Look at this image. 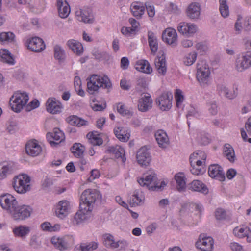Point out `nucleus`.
Returning a JSON list of instances; mask_svg holds the SVG:
<instances>
[{"label":"nucleus","instance_id":"nucleus-1","mask_svg":"<svg viewBox=\"0 0 251 251\" xmlns=\"http://www.w3.org/2000/svg\"><path fill=\"white\" fill-rule=\"evenodd\" d=\"M87 91L90 94L97 93L100 88L109 89L112 86L109 78L105 75H92L87 79Z\"/></svg>","mask_w":251,"mask_h":251},{"label":"nucleus","instance_id":"nucleus-2","mask_svg":"<svg viewBox=\"0 0 251 251\" xmlns=\"http://www.w3.org/2000/svg\"><path fill=\"white\" fill-rule=\"evenodd\" d=\"M29 100L28 94L26 92L17 91L10 98V104L15 112H20L25 106Z\"/></svg>","mask_w":251,"mask_h":251},{"label":"nucleus","instance_id":"nucleus-3","mask_svg":"<svg viewBox=\"0 0 251 251\" xmlns=\"http://www.w3.org/2000/svg\"><path fill=\"white\" fill-rule=\"evenodd\" d=\"M30 178L26 174L15 176L12 180V187L16 192L25 194L30 190Z\"/></svg>","mask_w":251,"mask_h":251},{"label":"nucleus","instance_id":"nucleus-4","mask_svg":"<svg viewBox=\"0 0 251 251\" xmlns=\"http://www.w3.org/2000/svg\"><path fill=\"white\" fill-rule=\"evenodd\" d=\"M100 197L101 195L98 190L91 189H86L81 194L80 204H84L86 207L93 210L96 200Z\"/></svg>","mask_w":251,"mask_h":251},{"label":"nucleus","instance_id":"nucleus-5","mask_svg":"<svg viewBox=\"0 0 251 251\" xmlns=\"http://www.w3.org/2000/svg\"><path fill=\"white\" fill-rule=\"evenodd\" d=\"M210 71L205 62L201 61L197 64V78L201 86L208 84L210 79Z\"/></svg>","mask_w":251,"mask_h":251},{"label":"nucleus","instance_id":"nucleus-6","mask_svg":"<svg viewBox=\"0 0 251 251\" xmlns=\"http://www.w3.org/2000/svg\"><path fill=\"white\" fill-rule=\"evenodd\" d=\"M32 211V209L29 206L18 203L10 215L14 220L21 221L29 217Z\"/></svg>","mask_w":251,"mask_h":251},{"label":"nucleus","instance_id":"nucleus-7","mask_svg":"<svg viewBox=\"0 0 251 251\" xmlns=\"http://www.w3.org/2000/svg\"><path fill=\"white\" fill-rule=\"evenodd\" d=\"M251 67V51L239 54L235 60V68L239 72H242Z\"/></svg>","mask_w":251,"mask_h":251},{"label":"nucleus","instance_id":"nucleus-8","mask_svg":"<svg viewBox=\"0 0 251 251\" xmlns=\"http://www.w3.org/2000/svg\"><path fill=\"white\" fill-rule=\"evenodd\" d=\"M18 202L11 194L6 193L0 196V205L9 214L12 212Z\"/></svg>","mask_w":251,"mask_h":251},{"label":"nucleus","instance_id":"nucleus-9","mask_svg":"<svg viewBox=\"0 0 251 251\" xmlns=\"http://www.w3.org/2000/svg\"><path fill=\"white\" fill-rule=\"evenodd\" d=\"M77 19L80 22L87 24H92L94 22V17L91 8L84 7L76 9L75 12Z\"/></svg>","mask_w":251,"mask_h":251},{"label":"nucleus","instance_id":"nucleus-10","mask_svg":"<svg viewBox=\"0 0 251 251\" xmlns=\"http://www.w3.org/2000/svg\"><path fill=\"white\" fill-rule=\"evenodd\" d=\"M138 182L141 186H146L149 190L154 191L157 188V175L155 172L148 173L145 178H141Z\"/></svg>","mask_w":251,"mask_h":251},{"label":"nucleus","instance_id":"nucleus-11","mask_svg":"<svg viewBox=\"0 0 251 251\" xmlns=\"http://www.w3.org/2000/svg\"><path fill=\"white\" fill-rule=\"evenodd\" d=\"M80 209L74 216L73 223L78 225L88 219L91 216L92 209L86 207L84 204H79Z\"/></svg>","mask_w":251,"mask_h":251},{"label":"nucleus","instance_id":"nucleus-12","mask_svg":"<svg viewBox=\"0 0 251 251\" xmlns=\"http://www.w3.org/2000/svg\"><path fill=\"white\" fill-rule=\"evenodd\" d=\"M214 244L213 239L205 236L204 234L200 235L199 240L196 243V246L201 251H212Z\"/></svg>","mask_w":251,"mask_h":251},{"label":"nucleus","instance_id":"nucleus-13","mask_svg":"<svg viewBox=\"0 0 251 251\" xmlns=\"http://www.w3.org/2000/svg\"><path fill=\"white\" fill-rule=\"evenodd\" d=\"M173 95L171 92L166 91L163 93L158 99V105L162 111H168L172 107Z\"/></svg>","mask_w":251,"mask_h":251},{"label":"nucleus","instance_id":"nucleus-14","mask_svg":"<svg viewBox=\"0 0 251 251\" xmlns=\"http://www.w3.org/2000/svg\"><path fill=\"white\" fill-rule=\"evenodd\" d=\"M46 137L51 146H55L65 140L64 134L58 128H54L52 132L48 133Z\"/></svg>","mask_w":251,"mask_h":251},{"label":"nucleus","instance_id":"nucleus-15","mask_svg":"<svg viewBox=\"0 0 251 251\" xmlns=\"http://www.w3.org/2000/svg\"><path fill=\"white\" fill-rule=\"evenodd\" d=\"M217 90L220 95H223L229 100H233L236 98L238 95V89L237 85H233L232 90H230L224 84H220L217 86Z\"/></svg>","mask_w":251,"mask_h":251},{"label":"nucleus","instance_id":"nucleus-16","mask_svg":"<svg viewBox=\"0 0 251 251\" xmlns=\"http://www.w3.org/2000/svg\"><path fill=\"white\" fill-rule=\"evenodd\" d=\"M27 47L31 51L39 52L42 51L45 49V44L43 40L37 37L29 39L27 42Z\"/></svg>","mask_w":251,"mask_h":251},{"label":"nucleus","instance_id":"nucleus-17","mask_svg":"<svg viewBox=\"0 0 251 251\" xmlns=\"http://www.w3.org/2000/svg\"><path fill=\"white\" fill-rule=\"evenodd\" d=\"M177 33L172 28L166 29L162 33V40L168 45L175 46L177 43Z\"/></svg>","mask_w":251,"mask_h":251},{"label":"nucleus","instance_id":"nucleus-18","mask_svg":"<svg viewBox=\"0 0 251 251\" xmlns=\"http://www.w3.org/2000/svg\"><path fill=\"white\" fill-rule=\"evenodd\" d=\"M152 100L149 94H142L138 100V108L141 112H146L152 107Z\"/></svg>","mask_w":251,"mask_h":251},{"label":"nucleus","instance_id":"nucleus-19","mask_svg":"<svg viewBox=\"0 0 251 251\" xmlns=\"http://www.w3.org/2000/svg\"><path fill=\"white\" fill-rule=\"evenodd\" d=\"M47 111L52 114H56L61 112L62 105L60 101L54 98H50L46 103Z\"/></svg>","mask_w":251,"mask_h":251},{"label":"nucleus","instance_id":"nucleus-20","mask_svg":"<svg viewBox=\"0 0 251 251\" xmlns=\"http://www.w3.org/2000/svg\"><path fill=\"white\" fill-rule=\"evenodd\" d=\"M136 158L138 163L142 166H147L149 164L151 158L146 147H142L138 150Z\"/></svg>","mask_w":251,"mask_h":251},{"label":"nucleus","instance_id":"nucleus-21","mask_svg":"<svg viewBox=\"0 0 251 251\" xmlns=\"http://www.w3.org/2000/svg\"><path fill=\"white\" fill-rule=\"evenodd\" d=\"M197 26L195 24L186 22H181L177 26L178 31L180 33L187 36L193 35L197 32Z\"/></svg>","mask_w":251,"mask_h":251},{"label":"nucleus","instance_id":"nucleus-22","mask_svg":"<svg viewBox=\"0 0 251 251\" xmlns=\"http://www.w3.org/2000/svg\"><path fill=\"white\" fill-rule=\"evenodd\" d=\"M208 174L212 178H214L220 181L225 179V173L223 168L218 164H212L209 166Z\"/></svg>","mask_w":251,"mask_h":251},{"label":"nucleus","instance_id":"nucleus-23","mask_svg":"<svg viewBox=\"0 0 251 251\" xmlns=\"http://www.w3.org/2000/svg\"><path fill=\"white\" fill-rule=\"evenodd\" d=\"M70 209V202L67 200L60 201L56 205V215L60 219H63L69 214Z\"/></svg>","mask_w":251,"mask_h":251},{"label":"nucleus","instance_id":"nucleus-24","mask_svg":"<svg viewBox=\"0 0 251 251\" xmlns=\"http://www.w3.org/2000/svg\"><path fill=\"white\" fill-rule=\"evenodd\" d=\"M114 133L116 137L121 142L128 141L130 136V131L127 128L119 126L115 127Z\"/></svg>","mask_w":251,"mask_h":251},{"label":"nucleus","instance_id":"nucleus-25","mask_svg":"<svg viewBox=\"0 0 251 251\" xmlns=\"http://www.w3.org/2000/svg\"><path fill=\"white\" fill-rule=\"evenodd\" d=\"M27 154L31 156H36L42 151V148L36 140L28 141L25 146Z\"/></svg>","mask_w":251,"mask_h":251},{"label":"nucleus","instance_id":"nucleus-26","mask_svg":"<svg viewBox=\"0 0 251 251\" xmlns=\"http://www.w3.org/2000/svg\"><path fill=\"white\" fill-rule=\"evenodd\" d=\"M201 14V6L199 3H191L186 10L187 16L190 19L196 20L199 18Z\"/></svg>","mask_w":251,"mask_h":251},{"label":"nucleus","instance_id":"nucleus-27","mask_svg":"<svg viewBox=\"0 0 251 251\" xmlns=\"http://www.w3.org/2000/svg\"><path fill=\"white\" fill-rule=\"evenodd\" d=\"M59 16L61 18H67L70 13V7L66 0H57Z\"/></svg>","mask_w":251,"mask_h":251},{"label":"nucleus","instance_id":"nucleus-28","mask_svg":"<svg viewBox=\"0 0 251 251\" xmlns=\"http://www.w3.org/2000/svg\"><path fill=\"white\" fill-rule=\"evenodd\" d=\"M145 200V196L143 192L139 190H135L130 198L128 201L131 206H136L142 204Z\"/></svg>","mask_w":251,"mask_h":251},{"label":"nucleus","instance_id":"nucleus-29","mask_svg":"<svg viewBox=\"0 0 251 251\" xmlns=\"http://www.w3.org/2000/svg\"><path fill=\"white\" fill-rule=\"evenodd\" d=\"M12 163L3 162L0 163V180L5 178L8 175L12 173L14 170Z\"/></svg>","mask_w":251,"mask_h":251},{"label":"nucleus","instance_id":"nucleus-30","mask_svg":"<svg viewBox=\"0 0 251 251\" xmlns=\"http://www.w3.org/2000/svg\"><path fill=\"white\" fill-rule=\"evenodd\" d=\"M189 190L193 191L201 192L204 194L208 193V189L206 186L201 181L198 180H194L188 185Z\"/></svg>","mask_w":251,"mask_h":251},{"label":"nucleus","instance_id":"nucleus-31","mask_svg":"<svg viewBox=\"0 0 251 251\" xmlns=\"http://www.w3.org/2000/svg\"><path fill=\"white\" fill-rule=\"evenodd\" d=\"M107 153L112 154L117 158H121L122 161L125 162L126 158L125 156V151L122 147L119 146H110L106 150Z\"/></svg>","mask_w":251,"mask_h":251},{"label":"nucleus","instance_id":"nucleus-32","mask_svg":"<svg viewBox=\"0 0 251 251\" xmlns=\"http://www.w3.org/2000/svg\"><path fill=\"white\" fill-rule=\"evenodd\" d=\"M69 237V236L64 237L54 236L51 238V241L56 248L60 250H63L66 249L70 244L68 242Z\"/></svg>","mask_w":251,"mask_h":251},{"label":"nucleus","instance_id":"nucleus-33","mask_svg":"<svg viewBox=\"0 0 251 251\" xmlns=\"http://www.w3.org/2000/svg\"><path fill=\"white\" fill-rule=\"evenodd\" d=\"M131 11L133 15L136 18H141L145 12V6L140 2H133L130 6Z\"/></svg>","mask_w":251,"mask_h":251},{"label":"nucleus","instance_id":"nucleus-34","mask_svg":"<svg viewBox=\"0 0 251 251\" xmlns=\"http://www.w3.org/2000/svg\"><path fill=\"white\" fill-rule=\"evenodd\" d=\"M135 68L137 71L146 74H150L152 71L150 63L146 60H140L137 61L135 64Z\"/></svg>","mask_w":251,"mask_h":251},{"label":"nucleus","instance_id":"nucleus-35","mask_svg":"<svg viewBox=\"0 0 251 251\" xmlns=\"http://www.w3.org/2000/svg\"><path fill=\"white\" fill-rule=\"evenodd\" d=\"M170 144V141L166 132L162 130H158V145L162 149L167 148Z\"/></svg>","mask_w":251,"mask_h":251},{"label":"nucleus","instance_id":"nucleus-36","mask_svg":"<svg viewBox=\"0 0 251 251\" xmlns=\"http://www.w3.org/2000/svg\"><path fill=\"white\" fill-rule=\"evenodd\" d=\"M148 41L151 54L155 55L157 52V39L155 34L151 31L148 32Z\"/></svg>","mask_w":251,"mask_h":251},{"label":"nucleus","instance_id":"nucleus-37","mask_svg":"<svg viewBox=\"0 0 251 251\" xmlns=\"http://www.w3.org/2000/svg\"><path fill=\"white\" fill-rule=\"evenodd\" d=\"M67 45L72 51L77 55H80L83 52L82 45L75 40H70L67 42Z\"/></svg>","mask_w":251,"mask_h":251},{"label":"nucleus","instance_id":"nucleus-38","mask_svg":"<svg viewBox=\"0 0 251 251\" xmlns=\"http://www.w3.org/2000/svg\"><path fill=\"white\" fill-rule=\"evenodd\" d=\"M30 231V228L25 225L19 226L13 229V232L15 236L22 238L25 237Z\"/></svg>","mask_w":251,"mask_h":251},{"label":"nucleus","instance_id":"nucleus-39","mask_svg":"<svg viewBox=\"0 0 251 251\" xmlns=\"http://www.w3.org/2000/svg\"><path fill=\"white\" fill-rule=\"evenodd\" d=\"M223 154L224 156L231 163H233L235 160V154L233 147L229 144H226L223 148Z\"/></svg>","mask_w":251,"mask_h":251},{"label":"nucleus","instance_id":"nucleus-40","mask_svg":"<svg viewBox=\"0 0 251 251\" xmlns=\"http://www.w3.org/2000/svg\"><path fill=\"white\" fill-rule=\"evenodd\" d=\"M161 56L158 57V73L161 75H165L167 72V64L165 56L163 52H160Z\"/></svg>","mask_w":251,"mask_h":251},{"label":"nucleus","instance_id":"nucleus-41","mask_svg":"<svg viewBox=\"0 0 251 251\" xmlns=\"http://www.w3.org/2000/svg\"><path fill=\"white\" fill-rule=\"evenodd\" d=\"M29 5L33 11L36 13H40L45 7V0H30Z\"/></svg>","mask_w":251,"mask_h":251},{"label":"nucleus","instance_id":"nucleus-42","mask_svg":"<svg viewBox=\"0 0 251 251\" xmlns=\"http://www.w3.org/2000/svg\"><path fill=\"white\" fill-rule=\"evenodd\" d=\"M54 56L55 59L60 63L64 62L66 58L65 52L63 49L60 46L56 45L53 48Z\"/></svg>","mask_w":251,"mask_h":251},{"label":"nucleus","instance_id":"nucleus-43","mask_svg":"<svg viewBox=\"0 0 251 251\" xmlns=\"http://www.w3.org/2000/svg\"><path fill=\"white\" fill-rule=\"evenodd\" d=\"M68 123L73 126L80 127L88 125V122L84 119L79 118L75 115H72L67 118Z\"/></svg>","mask_w":251,"mask_h":251},{"label":"nucleus","instance_id":"nucleus-44","mask_svg":"<svg viewBox=\"0 0 251 251\" xmlns=\"http://www.w3.org/2000/svg\"><path fill=\"white\" fill-rule=\"evenodd\" d=\"M175 179L176 181L177 190L179 192L183 191L186 187L184 174L181 172L177 173L175 176Z\"/></svg>","mask_w":251,"mask_h":251},{"label":"nucleus","instance_id":"nucleus-45","mask_svg":"<svg viewBox=\"0 0 251 251\" xmlns=\"http://www.w3.org/2000/svg\"><path fill=\"white\" fill-rule=\"evenodd\" d=\"M103 244L108 248L116 249L117 241L114 237L110 234H105L103 235Z\"/></svg>","mask_w":251,"mask_h":251},{"label":"nucleus","instance_id":"nucleus-46","mask_svg":"<svg viewBox=\"0 0 251 251\" xmlns=\"http://www.w3.org/2000/svg\"><path fill=\"white\" fill-rule=\"evenodd\" d=\"M85 148L80 143H75L71 149L74 155L77 158L83 157Z\"/></svg>","mask_w":251,"mask_h":251},{"label":"nucleus","instance_id":"nucleus-47","mask_svg":"<svg viewBox=\"0 0 251 251\" xmlns=\"http://www.w3.org/2000/svg\"><path fill=\"white\" fill-rule=\"evenodd\" d=\"M0 60L3 62L11 65L14 64V60L13 58L11 55L9 51L7 50H0Z\"/></svg>","mask_w":251,"mask_h":251},{"label":"nucleus","instance_id":"nucleus-48","mask_svg":"<svg viewBox=\"0 0 251 251\" xmlns=\"http://www.w3.org/2000/svg\"><path fill=\"white\" fill-rule=\"evenodd\" d=\"M40 227L45 231L55 232L60 229V225L58 224H55L52 226L50 223L45 222L41 224Z\"/></svg>","mask_w":251,"mask_h":251},{"label":"nucleus","instance_id":"nucleus-49","mask_svg":"<svg viewBox=\"0 0 251 251\" xmlns=\"http://www.w3.org/2000/svg\"><path fill=\"white\" fill-rule=\"evenodd\" d=\"M15 38V34L12 32H3L0 33V42L2 44L14 42Z\"/></svg>","mask_w":251,"mask_h":251},{"label":"nucleus","instance_id":"nucleus-50","mask_svg":"<svg viewBox=\"0 0 251 251\" xmlns=\"http://www.w3.org/2000/svg\"><path fill=\"white\" fill-rule=\"evenodd\" d=\"M249 227L237 226L233 229V233L236 237L239 238H243L246 237L247 232L248 231Z\"/></svg>","mask_w":251,"mask_h":251},{"label":"nucleus","instance_id":"nucleus-51","mask_svg":"<svg viewBox=\"0 0 251 251\" xmlns=\"http://www.w3.org/2000/svg\"><path fill=\"white\" fill-rule=\"evenodd\" d=\"M220 8L219 10L221 15L224 18H226L229 15V8L227 4L226 0H219Z\"/></svg>","mask_w":251,"mask_h":251},{"label":"nucleus","instance_id":"nucleus-52","mask_svg":"<svg viewBox=\"0 0 251 251\" xmlns=\"http://www.w3.org/2000/svg\"><path fill=\"white\" fill-rule=\"evenodd\" d=\"M197 54L195 52H192L188 54L183 58L184 64L186 66L192 65L196 61Z\"/></svg>","mask_w":251,"mask_h":251},{"label":"nucleus","instance_id":"nucleus-53","mask_svg":"<svg viewBox=\"0 0 251 251\" xmlns=\"http://www.w3.org/2000/svg\"><path fill=\"white\" fill-rule=\"evenodd\" d=\"M87 136L90 140V142L94 145L100 146L103 143L102 139L100 137H98L93 133H88Z\"/></svg>","mask_w":251,"mask_h":251},{"label":"nucleus","instance_id":"nucleus-54","mask_svg":"<svg viewBox=\"0 0 251 251\" xmlns=\"http://www.w3.org/2000/svg\"><path fill=\"white\" fill-rule=\"evenodd\" d=\"M175 98L176 100V104L177 107H179L184 100L182 92L180 89H176L175 94Z\"/></svg>","mask_w":251,"mask_h":251},{"label":"nucleus","instance_id":"nucleus-55","mask_svg":"<svg viewBox=\"0 0 251 251\" xmlns=\"http://www.w3.org/2000/svg\"><path fill=\"white\" fill-rule=\"evenodd\" d=\"M117 110L118 113L123 116L130 115L131 112L128 110L124 104L119 103L117 105Z\"/></svg>","mask_w":251,"mask_h":251},{"label":"nucleus","instance_id":"nucleus-56","mask_svg":"<svg viewBox=\"0 0 251 251\" xmlns=\"http://www.w3.org/2000/svg\"><path fill=\"white\" fill-rule=\"evenodd\" d=\"M215 216L217 220H224L226 218V213L224 209L218 208L215 211Z\"/></svg>","mask_w":251,"mask_h":251},{"label":"nucleus","instance_id":"nucleus-57","mask_svg":"<svg viewBox=\"0 0 251 251\" xmlns=\"http://www.w3.org/2000/svg\"><path fill=\"white\" fill-rule=\"evenodd\" d=\"M85 251H93L98 248V243L92 241L89 243H84Z\"/></svg>","mask_w":251,"mask_h":251},{"label":"nucleus","instance_id":"nucleus-58","mask_svg":"<svg viewBox=\"0 0 251 251\" xmlns=\"http://www.w3.org/2000/svg\"><path fill=\"white\" fill-rule=\"evenodd\" d=\"M147 83L145 78L140 77L137 80V86L136 89L139 91H142L146 88Z\"/></svg>","mask_w":251,"mask_h":251},{"label":"nucleus","instance_id":"nucleus-59","mask_svg":"<svg viewBox=\"0 0 251 251\" xmlns=\"http://www.w3.org/2000/svg\"><path fill=\"white\" fill-rule=\"evenodd\" d=\"M41 243L39 241L37 236L33 235L31 237L30 241V245L35 249H37L41 246Z\"/></svg>","mask_w":251,"mask_h":251},{"label":"nucleus","instance_id":"nucleus-60","mask_svg":"<svg viewBox=\"0 0 251 251\" xmlns=\"http://www.w3.org/2000/svg\"><path fill=\"white\" fill-rule=\"evenodd\" d=\"M145 6L149 16L151 18L153 17L155 14V10L154 7L151 5L149 3H146Z\"/></svg>","mask_w":251,"mask_h":251},{"label":"nucleus","instance_id":"nucleus-61","mask_svg":"<svg viewBox=\"0 0 251 251\" xmlns=\"http://www.w3.org/2000/svg\"><path fill=\"white\" fill-rule=\"evenodd\" d=\"M128 245V242L125 240H120L117 241L116 249L119 250L126 249Z\"/></svg>","mask_w":251,"mask_h":251},{"label":"nucleus","instance_id":"nucleus-62","mask_svg":"<svg viewBox=\"0 0 251 251\" xmlns=\"http://www.w3.org/2000/svg\"><path fill=\"white\" fill-rule=\"evenodd\" d=\"M39 106V102L37 100H34L31 101L26 107V110L30 111L32 109H35Z\"/></svg>","mask_w":251,"mask_h":251},{"label":"nucleus","instance_id":"nucleus-63","mask_svg":"<svg viewBox=\"0 0 251 251\" xmlns=\"http://www.w3.org/2000/svg\"><path fill=\"white\" fill-rule=\"evenodd\" d=\"M168 180L167 179H161L158 181V190L163 191L164 188L167 185Z\"/></svg>","mask_w":251,"mask_h":251},{"label":"nucleus","instance_id":"nucleus-64","mask_svg":"<svg viewBox=\"0 0 251 251\" xmlns=\"http://www.w3.org/2000/svg\"><path fill=\"white\" fill-rule=\"evenodd\" d=\"M230 247L232 251H241L243 249L242 246L236 242L231 243Z\"/></svg>","mask_w":251,"mask_h":251}]
</instances>
